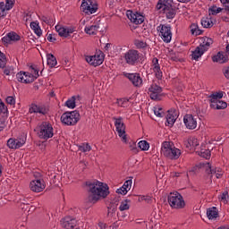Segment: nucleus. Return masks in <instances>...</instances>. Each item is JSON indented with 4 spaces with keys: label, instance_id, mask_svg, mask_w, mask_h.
<instances>
[{
    "label": "nucleus",
    "instance_id": "423d86ee",
    "mask_svg": "<svg viewBox=\"0 0 229 229\" xmlns=\"http://www.w3.org/2000/svg\"><path fill=\"white\" fill-rule=\"evenodd\" d=\"M61 121L66 126H74L80 121V113L78 111L66 112L62 114Z\"/></svg>",
    "mask_w": 229,
    "mask_h": 229
},
{
    "label": "nucleus",
    "instance_id": "4468645a",
    "mask_svg": "<svg viewBox=\"0 0 229 229\" xmlns=\"http://www.w3.org/2000/svg\"><path fill=\"white\" fill-rule=\"evenodd\" d=\"M26 144V138H18V139H9L7 140V146L11 149H19V148H22Z\"/></svg>",
    "mask_w": 229,
    "mask_h": 229
},
{
    "label": "nucleus",
    "instance_id": "0e129e2a",
    "mask_svg": "<svg viewBox=\"0 0 229 229\" xmlns=\"http://www.w3.org/2000/svg\"><path fill=\"white\" fill-rule=\"evenodd\" d=\"M98 226L100 229H106V224H105L103 222H99Z\"/></svg>",
    "mask_w": 229,
    "mask_h": 229
},
{
    "label": "nucleus",
    "instance_id": "2eb2a0df",
    "mask_svg": "<svg viewBox=\"0 0 229 229\" xmlns=\"http://www.w3.org/2000/svg\"><path fill=\"white\" fill-rule=\"evenodd\" d=\"M30 191L33 192H42L46 189V183L42 179H36L30 183Z\"/></svg>",
    "mask_w": 229,
    "mask_h": 229
},
{
    "label": "nucleus",
    "instance_id": "412c9836",
    "mask_svg": "<svg viewBox=\"0 0 229 229\" xmlns=\"http://www.w3.org/2000/svg\"><path fill=\"white\" fill-rule=\"evenodd\" d=\"M125 76L131 81L134 87H140L142 85V78H140L139 73H127Z\"/></svg>",
    "mask_w": 229,
    "mask_h": 229
},
{
    "label": "nucleus",
    "instance_id": "3c124183",
    "mask_svg": "<svg viewBox=\"0 0 229 229\" xmlns=\"http://www.w3.org/2000/svg\"><path fill=\"white\" fill-rule=\"evenodd\" d=\"M215 174L217 179L223 176V169L221 168H215Z\"/></svg>",
    "mask_w": 229,
    "mask_h": 229
},
{
    "label": "nucleus",
    "instance_id": "680f3d73",
    "mask_svg": "<svg viewBox=\"0 0 229 229\" xmlns=\"http://www.w3.org/2000/svg\"><path fill=\"white\" fill-rule=\"evenodd\" d=\"M224 74H225V77L227 80H229V66L224 68Z\"/></svg>",
    "mask_w": 229,
    "mask_h": 229
},
{
    "label": "nucleus",
    "instance_id": "6ab92c4d",
    "mask_svg": "<svg viewBox=\"0 0 229 229\" xmlns=\"http://www.w3.org/2000/svg\"><path fill=\"white\" fill-rule=\"evenodd\" d=\"M16 78L18 81H21V83H33V81H35V77H33L30 73L22 72L17 73Z\"/></svg>",
    "mask_w": 229,
    "mask_h": 229
},
{
    "label": "nucleus",
    "instance_id": "09e8293b",
    "mask_svg": "<svg viewBox=\"0 0 229 229\" xmlns=\"http://www.w3.org/2000/svg\"><path fill=\"white\" fill-rule=\"evenodd\" d=\"M30 69H31L33 74H31L34 78V81L38 78V69L35 68V66L30 65Z\"/></svg>",
    "mask_w": 229,
    "mask_h": 229
},
{
    "label": "nucleus",
    "instance_id": "4be33fe9",
    "mask_svg": "<svg viewBox=\"0 0 229 229\" xmlns=\"http://www.w3.org/2000/svg\"><path fill=\"white\" fill-rule=\"evenodd\" d=\"M127 17L134 24H142L144 22V16L135 14L132 11H127Z\"/></svg>",
    "mask_w": 229,
    "mask_h": 229
},
{
    "label": "nucleus",
    "instance_id": "49530a36",
    "mask_svg": "<svg viewBox=\"0 0 229 229\" xmlns=\"http://www.w3.org/2000/svg\"><path fill=\"white\" fill-rule=\"evenodd\" d=\"M128 99L127 98H119L116 101L118 106H122L123 108H126L128 106Z\"/></svg>",
    "mask_w": 229,
    "mask_h": 229
},
{
    "label": "nucleus",
    "instance_id": "9d476101",
    "mask_svg": "<svg viewBox=\"0 0 229 229\" xmlns=\"http://www.w3.org/2000/svg\"><path fill=\"white\" fill-rule=\"evenodd\" d=\"M140 58V55L139 54V51L131 49L124 55V59L126 64L129 65H135L137 62H139V59Z\"/></svg>",
    "mask_w": 229,
    "mask_h": 229
},
{
    "label": "nucleus",
    "instance_id": "052dcab7",
    "mask_svg": "<svg viewBox=\"0 0 229 229\" xmlns=\"http://www.w3.org/2000/svg\"><path fill=\"white\" fill-rule=\"evenodd\" d=\"M34 33H35L38 37H41V35H42V30H40V27H38V29H34Z\"/></svg>",
    "mask_w": 229,
    "mask_h": 229
},
{
    "label": "nucleus",
    "instance_id": "13d9d810",
    "mask_svg": "<svg viewBox=\"0 0 229 229\" xmlns=\"http://www.w3.org/2000/svg\"><path fill=\"white\" fill-rule=\"evenodd\" d=\"M6 126V122L4 119H0V131H3V129H4Z\"/></svg>",
    "mask_w": 229,
    "mask_h": 229
},
{
    "label": "nucleus",
    "instance_id": "338daca9",
    "mask_svg": "<svg viewBox=\"0 0 229 229\" xmlns=\"http://www.w3.org/2000/svg\"><path fill=\"white\" fill-rule=\"evenodd\" d=\"M47 40L49 42H55V40H56V38H55L51 34H49V36L47 37Z\"/></svg>",
    "mask_w": 229,
    "mask_h": 229
},
{
    "label": "nucleus",
    "instance_id": "bf43d9fd",
    "mask_svg": "<svg viewBox=\"0 0 229 229\" xmlns=\"http://www.w3.org/2000/svg\"><path fill=\"white\" fill-rule=\"evenodd\" d=\"M30 28H31V30H35L38 29V28H40V26H38V23H37L35 21H32L30 23Z\"/></svg>",
    "mask_w": 229,
    "mask_h": 229
},
{
    "label": "nucleus",
    "instance_id": "ea45409f",
    "mask_svg": "<svg viewBox=\"0 0 229 229\" xmlns=\"http://www.w3.org/2000/svg\"><path fill=\"white\" fill-rule=\"evenodd\" d=\"M92 149V147L89 143H82L81 146H79V151H81L82 153H89Z\"/></svg>",
    "mask_w": 229,
    "mask_h": 229
},
{
    "label": "nucleus",
    "instance_id": "a18cd8bd",
    "mask_svg": "<svg viewBox=\"0 0 229 229\" xmlns=\"http://www.w3.org/2000/svg\"><path fill=\"white\" fill-rule=\"evenodd\" d=\"M138 144L139 148H140L142 151H148V149H149V143L146 140H141Z\"/></svg>",
    "mask_w": 229,
    "mask_h": 229
},
{
    "label": "nucleus",
    "instance_id": "864d4df0",
    "mask_svg": "<svg viewBox=\"0 0 229 229\" xmlns=\"http://www.w3.org/2000/svg\"><path fill=\"white\" fill-rule=\"evenodd\" d=\"M8 112V109L4 106V103H0V114H6Z\"/></svg>",
    "mask_w": 229,
    "mask_h": 229
},
{
    "label": "nucleus",
    "instance_id": "c756f323",
    "mask_svg": "<svg viewBox=\"0 0 229 229\" xmlns=\"http://www.w3.org/2000/svg\"><path fill=\"white\" fill-rule=\"evenodd\" d=\"M212 61L218 64H226V62H228V56L225 55V54L221 52H218L217 55L212 57Z\"/></svg>",
    "mask_w": 229,
    "mask_h": 229
},
{
    "label": "nucleus",
    "instance_id": "a211bd4d",
    "mask_svg": "<svg viewBox=\"0 0 229 229\" xmlns=\"http://www.w3.org/2000/svg\"><path fill=\"white\" fill-rule=\"evenodd\" d=\"M85 60L89 64V65H93V67H98V65H101V64H103V56L99 55H87Z\"/></svg>",
    "mask_w": 229,
    "mask_h": 229
},
{
    "label": "nucleus",
    "instance_id": "de8ad7c7",
    "mask_svg": "<svg viewBox=\"0 0 229 229\" xmlns=\"http://www.w3.org/2000/svg\"><path fill=\"white\" fill-rule=\"evenodd\" d=\"M0 67L4 69L6 67V56L0 51Z\"/></svg>",
    "mask_w": 229,
    "mask_h": 229
},
{
    "label": "nucleus",
    "instance_id": "473e14b6",
    "mask_svg": "<svg viewBox=\"0 0 229 229\" xmlns=\"http://www.w3.org/2000/svg\"><path fill=\"white\" fill-rule=\"evenodd\" d=\"M185 146L186 148H196L199 146V141L198 140V139L191 137L187 140V141L185 142Z\"/></svg>",
    "mask_w": 229,
    "mask_h": 229
},
{
    "label": "nucleus",
    "instance_id": "5701e85b",
    "mask_svg": "<svg viewBox=\"0 0 229 229\" xmlns=\"http://www.w3.org/2000/svg\"><path fill=\"white\" fill-rule=\"evenodd\" d=\"M176 119H178L176 109L168 110V114H166L167 126H173L176 123Z\"/></svg>",
    "mask_w": 229,
    "mask_h": 229
},
{
    "label": "nucleus",
    "instance_id": "6e6d98bb",
    "mask_svg": "<svg viewBox=\"0 0 229 229\" xmlns=\"http://www.w3.org/2000/svg\"><path fill=\"white\" fill-rule=\"evenodd\" d=\"M135 46L140 48H142V47H146V43L144 41L137 40L135 41Z\"/></svg>",
    "mask_w": 229,
    "mask_h": 229
},
{
    "label": "nucleus",
    "instance_id": "bb28decb",
    "mask_svg": "<svg viewBox=\"0 0 229 229\" xmlns=\"http://www.w3.org/2000/svg\"><path fill=\"white\" fill-rule=\"evenodd\" d=\"M131 180H127L123 185L116 191L117 194H123V196L128 194V191L131 189Z\"/></svg>",
    "mask_w": 229,
    "mask_h": 229
},
{
    "label": "nucleus",
    "instance_id": "1a4fd4ad",
    "mask_svg": "<svg viewBox=\"0 0 229 229\" xmlns=\"http://www.w3.org/2000/svg\"><path fill=\"white\" fill-rule=\"evenodd\" d=\"M81 8L83 13L87 15H92V13L98 12V4H96L94 0H82Z\"/></svg>",
    "mask_w": 229,
    "mask_h": 229
},
{
    "label": "nucleus",
    "instance_id": "4d7b16f0",
    "mask_svg": "<svg viewBox=\"0 0 229 229\" xmlns=\"http://www.w3.org/2000/svg\"><path fill=\"white\" fill-rule=\"evenodd\" d=\"M198 24L193 23L191 25V35H194V33H196V31L198 30Z\"/></svg>",
    "mask_w": 229,
    "mask_h": 229
},
{
    "label": "nucleus",
    "instance_id": "7c9ffc66",
    "mask_svg": "<svg viewBox=\"0 0 229 229\" xmlns=\"http://www.w3.org/2000/svg\"><path fill=\"white\" fill-rule=\"evenodd\" d=\"M99 30V25H91L89 27H86L84 31L87 33V35H98V31Z\"/></svg>",
    "mask_w": 229,
    "mask_h": 229
},
{
    "label": "nucleus",
    "instance_id": "774afa93",
    "mask_svg": "<svg viewBox=\"0 0 229 229\" xmlns=\"http://www.w3.org/2000/svg\"><path fill=\"white\" fill-rule=\"evenodd\" d=\"M131 150H132L133 153H138V149H137V147L135 145L133 146H131Z\"/></svg>",
    "mask_w": 229,
    "mask_h": 229
},
{
    "label": "nucleus",
    "instance_id": "37998d69",
    "mask_svg": "<svg viewBox=\"0 0 229 229\" xmlns=\"http://www.w3.org/2000/svg\"><path fill=\"white\" fill-rule=\"evenodd\" d=\"M65 106L68 108H76V97H72L71 99L67 100Z\"/></svg>",
    "mask_w": 229,
    "mask_h": 229
},
{
    "label": "nucleus",
    "instance_id": "79ce46f5",
    "mask_svg": "<svg viewBox=\"0 0 229 229\" xmlns=\"http://www.w3.org/2000/svg\"><path fill=\"white\" fill-rule=\"evenodd\" d=\"M219 201H222V203H228L229 199V195H228V191H225L222 192V194L218 197Z\"/></svg>",
    "mask_w": 229,
    "mask_h": 229
},
{
    "label": "nucleus",
    "instance_id": "f8f14e48",
    "mask_svg": "<svg viewBox=\"0 0 229 229\" xmlns=\"http://www.w3.org/2000/svg\"><path fill=\"white\" fill-rule=\"evenodd\" d=\"M150 98L154 101H160V96H162V87L152 84L148 89Z\"/></svg>",
    "mask_w": 229,
    "mask_h": 229
},
{
    "label": "nucleus",
    "instance_id": "a19ab883",
    "mask_svg": "<svg viewBox=\"0 0 229 229\" xmlns=\"http://www.w3.org/2000/svg\"><path fill=\"white\" fill-rule=\"evenodd\" d=\"M163 13H165L168 19H174V15H176V11L172 6L170 9H167Z\"/></svg>",
    "mask_w": 229,
    "mask_h": 229
},
{
    "label": "nucleus",
    "instance_id": "cd10ccee",
    "mask_svg": "<svg viewBox=\"0 0 229 229\" xmlns=\"http://www.w3.org/2000/svg\"><path fill=\"white\" fill-rule=\"evenodd\" d=\"M153 64V71L156 74V77L157 80H162V71L160 70V65L158 64V58L155 57L152 60Z\"/></svg>",
    "mask_w": 229,
    "mask_h": 229
},
{
    "label": "nucleus",
    "instance_id": "c85d7f7f",
    "mask_svg": "<svg viewBox=\"0 0 229 229\" xmlns=\"http://www.w3.org/2000/svg\"><path fill=\"white\" fill-rule=\"evenodd\" d=\"M15 4V0H5L4 2L0 3V10L1 12H8V10H12L13 5Z\"/></svg>",
    "mask_w": 229,
    "mask_h": 229
},
{
    "label": "nucleus",
    "instance_id": "dca6fc26",
    "mask_svg": "<svg viewBox=\"0 0 229 229\" xmlns=\"http://www.w3.org/2000/svg\"><path fill=\"white\" fill-rule=\"evenodd\" d=\"M173 8V0H158L156 9L159 13H164L165 11Z\"/></svg>",
    "mask_w": 229,
    "mask_h": 229
},
{
    "label": "nucleus",
    "instance_id": "a878e982",
    "mask_svg": "<svg viewBox=\"0 0 229 229\" xmlns=\"http://www.w3.org/2000/svg\"><path fill=\"white\" fill-rule=\"evenodd\" d=\"M21 40V37L15 32H9L5 37L2 38L4 44H10L12 41Z\"/></svg>",
    "mask_w": 229,
    "mask_h": 229
},
{
    "label": "nucleus",
    "instance_id": "603ef678",
    "mask_svg": "<svg viewBox=\"0 0 229 229\" xmlns=\"http://www.w3.org/2000/svg\"><path fill=\"white\" fill-rule=\"evenodd\" d=\"M41 21H43V22H46V24H48V25L53 24V18H47L46 16H43L41 18Z\"/></svg>",
    "mask_w": 229,
    "mask_h": 229
},
{
    "label": "nucleus",
    "instance_id": "c03bdc74",
    "mask_svg": "<svg viewBox=\"0 0 229 229\" xmlns=\"http://www.w3.org/2000/svg\"><path fill=\"white\" fill-rule=\"evenodd\" d=\"M128 203H130V199H125L123 201L119 207V210H121V212H124V210H130V205H128Z\"/></svg>",
    "mask_w": 229,
    "mask_h": 229
},
{
    "label": "nucleus",
    "instance_id": "7ed1b4c3",
    "mask_svg": "<svg viewBox=\"0 0 229 229\" xmlns=\"http://www.w3.org/2000/svg\"><path fill=\"white\" fill-rule=\"evenodd\" d=\"M214 44V40L208 37H203L200 38V44L199 47L195 48V50L191 54V57L193 60H198L201 58L206 51H208L210 46Z\"/></svg>",
    "mask_w": 229,
    "mask_h": 229
},
{
    "label": "nucleus",
    "instance_id": "f3484780",
    "mask_svg": "<svg viewBox=\"0 0 229 229\" xmlns=\"http://www.w3.org/2000/svg\"><path fill=\"white\" fill-rule=\"evenodd\" d=\"M183 123L188 130H196L198 121L192 114H186L183 117Z\"/></svg>",
    "mask_w": 229,
    "mask_h": 229
},
{
    "label": "nucleus",
    "instance_id": "20e7f679",
    "mask_svg": "<svg viewBox=\"0 0 229 229\" xmlns=\"http://www.w3.org/2000/svg\"><path fill=\"white\" fill-rule=\"evenodd\" d=\"M35 131H38V136L39 139H44V140L51 139L54 135L53 125L47 122H43L39 126L37 127Z\"/></svg>",
    "mask_w": 229,
    "mask_h": 229
},
{
    "label": "nucleus",
    "instance_id": "58836bf2",
    "mask_svg": "<svg viewBox=\"0 0 229 229\" xmlns=\"http://www.w3.org/2000/svg\"><path fill=\"white\" fill-rule=\"evenodd\" d=\"M153 112L157 117H164L165 115L164 109L158 106L154 107Z\"/></svg>",
    "mask_w": 229,
    "mask_h": 229
},
{
    "label": "nucleus",
    "instance_id": "f03ea898",
    "mask_svg": "<svg viewBox=\"0 0 229 229\" xmlns=\"http://www.w3.org/2000/svg\"><path fill=\"white\" fill-rule=\"evenodd\" d=\"M161 155L169 160H178L182 156V150L174 147L171 141H164L161 148Z\"/></svg>",
    "mask_w": 229,
    "mask_h": 229
},
{
    "label": "nucleus",
    "instance_id": "e2e57ef3",
    "mask_svg": "<svg viewBox=\"0 0 229 229\" xmlns=\"http://www.w3.org/2000/svg\"><path fill=\"white\" fill-rule=\"evenodd\" d=\"M196 171H198V166H193L190 171V174H196Z\"/></svg>",
    "mask_w": 229,
    "mask_h": 229
},
{
    "label": "nucleus",
    "instance_id": "39448f33",
    "mask_svg": "<svg viewBox=\"0 0 229 229\" xmlns=\"http://www.w3.org/2000/svg\"><path fill=\"white\" fill-rule=\"evenodd\" d=\"M168 203L172 208H183L185 207V200L178 191L171 192L168 195Z\"/></svg>",
    "mask_w": 229,
    "mask_h": 229
},
{
    "label": "nucleus",
    "instance_id": "b1692460",
    "mask_svg": "<svg viewBox=\"0 0 229 229\" xmlns=\"http://www.w3.org/2000/svg\"><path fill=\"white\" fill-rule=\"evenodd\" d=\"M61 225L63 228H66V229L74 228V226H76V219L71 216H66L61 221Z\"/></svg>",
    "mask_w": 229,
    "mask_h": 229
},
{
    "label": "nucleus",
    "instance_id": "f704fd0d",
    "mask_svg": "<svg viewBox=\"0 0 229 229\" xmlns=\"http://www.w3.org/2000/svg\"><path fill=\"white\" fill-rule=\"evenodd\" d=\"M203 167L207 173V174H211V178H212V174H216V168L212 167V165L210 163H205L203 164Z\"/></svg>",
    "mask_w": 229,
    "mask_h": 229
},
{
    "label": "nucleus",
    "instance_id": "5fc2aeb1",
    "mask_svg": "<svg viewBox=\"0 0 229 229\" xmlns=\"http://www.w3.org/2000/svg\"><path fill=\"white\" fill-rule=\"evenodd\" d=\"M6 103L8 105L13 106L15 105V98L13 97H7Z\"/></svg>",
    "mask_w": 229,
    "mask_h": 229
},
{
    "label": "nucleus",
    "instance_id": "9b49d317",
    "mask_svg": "<svg viewBox=\"0 0 229 229\" xmlns=\"http://www.w3.org/2000/svg\"><path fill=\"white\" fill-rule=\"evenodd\" d=\"M55 30L57 31L58 35L60 37H64V38H67L68 37H71V34L74 33L76 31V27H64L62 25H56Z\"/></svg>",
    "mask_w": 229,
    "mask_h": 229
},
{
    "label": "nucleus",
    "instance_id": "aec40b11",
    "mask_svg": "<svg viewBox=\"0 0 229 229\" xmlns=\"http://www.w3.org/2000/svg\"><path fill=\"white\" fill-rule=\"evenodd\" d=\"M161 37L164 42L169 43L171 42V39L173 38V33L171 32V27L163 25L161 27Z\"/></svg>",
    "mask_w": 229,
    "mask_h": 229
},
{
    "label": "nucleus",
    "instance_id": "69168bd1",
    "mask_svg": "<svg viewBox=\"0 0 229 229\" xmlns=\"http://www.w3.org/2000/svg\"><path fill=\"white\" fill-rule=\"evenodd\" d=\"M12 71L8 68H5L4 71V74H5L6 76H10Z\"/></svg>",
    "mask_w": 229,
    "mask_h": 229
},
{
    "label": "nucleus",
    "instance_id": "6e6552de",
    "mask_svg": "<svg viewBox=\"0 0 229 229\" xmlns=\"http://www.w3.org/2000/svg\"><path fill=\"white\" fill-rule=\"evenodd\" d=\"M222 98L223 92H216L209 96L211 103H215L212 104V106H216V110H225V108L228 106V104H226V102L219 100Z\"/></svg>",
    "mask_w": 229,
    "mask_h": 229
},
{
    "label": "nucleus",
    "instance_id": "f257e3e1",
    "mask_svg": "<svg viewBox=\"0 0 229 229\" xmlns=\"http://www.w3.org/2000/svg\"><path fill=\"white\" fill-rule=\"evenodd\" d=\"M86 185L88 187V201L93 205L101 201V199H105L110 194L108 184L105 182L93 181L87 182Z\"/></svg>",
    "mask_w": 229,
    "mask_h": 229
},
{
    "label": "nucleus",
    "instance_id": "393cba45",
    "mask_svg": "<svg viewBox=\"0 0 229 229\" xmlns=\"http://www.w3.org/2000/svg\"><path fill=\"white\" fill-rule=\"evenodd\" d=\"M30 114H41L42 115H46L47 114V111L45 107L37 106L36 104H31L29 108Z\"/></svg>",
    "mask_w": 229,
    "mask_h": 229
},
{
    "label": "nucleus",
    "instance_id": "4c0bfd02",
    "mask_svg": "<svg viewBox=\"0 0 229 229\" xmlns=\"http://www.w3.org/2000/svg\"><path fill=\"white\" fill-rule=\"evenodd\" d=\"M202 158H210V150L208 148H200V151L197 152Z\"/></svg>",
    "mask_w": 229,
    "mask_h": 229
},
{
    "label": "nucleus",
    "instance_id": "8fccbe9b",
    "mask_svg": "<svg viewBox=\"0 0 229 229\" xmlns=\"http://www.w3.org/2000/svg\"><path fill=\"white\" fill-rule=\"evenodd\" d=\"M138 201H140H140H146V203H150L151 202V197L143 195V196L139 198Z\"/></svg>",
    "mask_w": 229,
    "mask_h": 229
},
{
    "label": "nucleus",
    "instance_id": "ddd939ff",
    "mask_svg": "<svg viewBox=\"0 0 229 229\" xmlns=\"http://www.w3.org/2000/svg\"><path fill=\"white\" fill-rule=\"evenodd\" d=\"M119 201V198L114 199V202H112L107 207V214H106V219L108 221H115V212L117 211V202Z\"/></svg>",
    "mask_w": 229,
    "mask_h": 229
},
{
    "label": "nucleus",
    "instance_id": "72a5a7b5",
    "mask_svg": "<svg viewBox=\"0 0 229 229\" xmlns=\"http://www.w3.org/2000/svg\"><path fill=\"white\" fill-rule=\"evenodd\" d=\"M217 216H218L217 208L213 207L207 210V216L208 217V219H216Z\"/></svg>",
    "mask_w": 229,
    "mask_h": 229
},
{
    "label": "nucleus",
    "instance_id": "e433bc0d",
    "mask_svg": "<svg viewBox=\"0 0 229 229\" xmlns=\"http://www.w3.org/2000/svg\"><path fill=\"white\" fill-rule=\"evenodd\" d=\"M220 12H223V9L221 7L213 5V6L209 7V9H208V15H209V17L212 15H217V13H220Z\"/></svg>",
    "mask_w": 229,
    "mask_h": 229
},
{
    "label": "nucleus",
    "instance_id": "0eeeda50",
    "mask_svg": "<svg viewBox=\"0 0 229 229\" xmlns=\"http://www.w3.org/2000/svg\"><path fill=\"white\" fill-rule=\"evenodd\" d=\"M114 121L118 136L122 138V142L126 144L128 142V138L126 137V126L124 125V122H123V118H114Z\"/></svg>",
    "mask_w": 229,
    "mask_h": 229
},
{
    "label": "nucleus",
    "instance_id": "2f4dec72",
    "mask_svg": "<svg viewBox=\"0 0 229 229\" xmlns=\"http://www.w3.org/2000/svg\"><path fill=\"white\" fill-rule=\"evenodd\" d=\"M47 65L51 69H53V67H55L56 65V64H58V62L56 61V57H55V55L53 54L47 55Z\"/></svg>",
    "mask_w": 229,
    "mask_h": 229
},
{
    "label": "nucleus",
    "instance_id": "c9c22d12",
    "mask_svg": "<svg viewBox=\"0 0 229 229\" xmlns=\"http://www.w3.org/2000/svg\"><path fill=\"white\" fill-rule=\"evenodd\" d=\"M201 25L203 26V28H212V26H214V21H212V17L203 18L201 20Z\"/></svg>",
    "mask_w": 229,
    "mask_h": 229
}]
</instances>
